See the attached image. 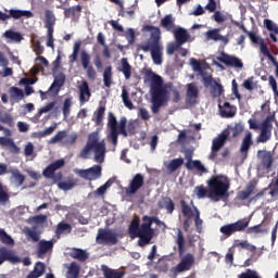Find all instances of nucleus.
Instances as JSON below:
<instances>
[{"instance_id":"0e129e2a","label":"nucleus","mask_w":278,"mask_h":278,"mask_svg":"<svg viewBox=\"0 0 278 278\" xmlns=\"http://www.w3.org/2000/svg\"><path fill=\"white\" fill-rule=\"evenodd\" d=\"M238 278H261L257 271L253 269H247L245 271L238 275Z\"/></svg>"},{"instance_id":"412c9836","label":"nucleus","mask_w":278,"mask_h":278,"mask_svg":"<svg viewBox=\"0 0 278 278\" xmlns=\"http://www.w3.org/2000/svg\"><path fill=\"white\" fill-rule=\"evenodd\" d=\"M181 214L185 218H194L197 211L194 207V202L191 201V205L186 202V200H180Z\"/></svg>"},{"instance_id":"4be33fe9","label":"nucleus","mask_w":278,"mask_h":278,"mask_svg":"<svg viewBox=\"0 0 278 278\" xmlns=\"http://www.w3.org/2000/svg\"><path fill=\"white\" fill-rule=\"evenodd\" d=\"M181 214L185 218H194L197 211L194 207V202L191 201V205L186 202V200H180Z\"/></svg>"},{"instance_id":"b1692460","label":"nucleus","mask_w":278,"mask_h":278,"mask_svg":"<svg viewBox=\"0 0 278 278\" xmlns=\"http://www.w3.org/2000/svg\"><path fill=\"white\" fill-rule=\"evenodd\" d=\"M79 101L81 105L90 101V97H92V93L90 92V85L86 80H84L83 84L79 86Z\"/></svg>"},{"instance_id":"ddd939ff","label":"nucleus","mask_w":278,"mask_h":278,"mask_svg":"<svg viewBox=\"0 0 278 278\" xmlns=\"http://www.w3.org/2000/svg\"><path fill=\"white\" fill-rule=\"evenodd\" d=\"M90 54L86 51L80 52V62L84 71L87 73L88 79H91V81H94L97 79V71L94 70V66L90 65Z\"/></svg>"},{"instance_id":"4468645a","label":"nucleus","mask_w":278,"mask_h":278,"mask_svg":"<svg viewBox=\"0 0 278 278\" xmlns=\"http://www.w3.org/2000/svg\"><path fill=\"white\" fill-rule=\"evenodd\" d=\"M194 266V255L192 253H187L180 261L178 265H176L173 270L174 273H186L192 269Z\"/></svg>"},{"instance_id":"3c124183","label":"nucleus","mask_w":278,"mask_h":278,"mask_svg":"<svg viewBox=\"0 0 278 278\" xmlns=\"http://www.w3.org/2000/svg\"><path fill=\"white\" fill-rule=\"evenodd\" d=\"M11 175L13 179H15V182L17 184V186H23V184H25V175L21 174V170L12 169Z\"/></svg>"},{"instance_id":"0eeeda50","label":"nucleus","mask_w":278,"mask_h":278,"mask_svg":"<svg viewBox=\"0 0 278 278\" xmlns=\"http://www.w3.org/2000/svg\"><path fill=\"white\" fill-rule=\"evenodd\" d=\"M273 123L278 125L275 112L269 113V115H267L266 118L262 121L261 126L257 125V121L255 118H250L248 121L250 129H260L261 131L256 138V142L258 144H266V142L273 138Z\"/></svg>"},{"instance_id":"603ef678","label":"nucleus","mask_w":278,"mask_h":278,"mask_svg":"<svg viewBox=\"0 0 278 278\" xmlns=\"http://www.w3.org/2000/svg\"><path fill=\"white\" fill-rule=\"evenodd\" d=\"M77 12H81V5L77 4L71 8H67L64 10V16L65 18H71V16H75V14H77Z\"/></svg>"},{"instance_id":"a878e982","label":"nucleus","mask_w":278,"mask_h":278,"mask_svg":"<svg viewBox=\"0 0 278 278\" xmlns=\"http://www.w3.org/2000/svg\"><path fill=\"white\" fill-rule=\"evenodd\" d=\"M256 186H257V184L250 181L247 185L245 190L238 192V194H237L238 201H247V199H249V197H251V194H253V192H255Z\"/></svg>"},{"instance_id":"473e14b6","label":"nucleus","mask_w":278,"mask_h":278,"mask_svg":"<svg viewBox=\"0 0 278 278\" xmlns=\"http://www.w3.org/2000/svg\"><path fill=\"white\" fill-rule=\"evenodd\" d=\"M71 231H73V226H71V224L60 222L56 225L54 233H55L56 238H61V236H66V235L71 233Z\"/></svg>"},{"instance_id":"864d4df0","label":"nucleus","mask_w":278,"mask_h":278,"mask_svg":"<svg viewBox=\"0 0 278 278\" xmlns=\"http://www.w3.org/2000/svg\"><path fill=\"white\" fill-rule=\"evenodd\" d=\"M245 233H268V229H264L262 228V224H258V225H255V226H252V227H247L245 228Z\"/></svg>"},{"instance_id":"774afa93","label":"nucleus","mask_w":278,"mask_h":278,"mask_svg":"<svg viewBox=\"0 0 278 278\" xmlns=\"http://www.w3.org/2000/svg\"><path fill=\"white\" fill-rule=\"evenodd\" d=\"M264 25L268 31H274V34H278V26L277 24L273 23L270 20H264Z\"/></svg>"},{"instance_id":"aec40b11","label":"nucleus","mask_w":278,"mask_h":278,"mask_svg":"<svg viewBox=\"0 0 278 278\" xmlns=\"http://www.w3.org/2000/svg\"><path fill=\"white\" fill-rule=\"evenodd\" d=\"M219 112L222 118H233L238 109L229 102H224L223 105L219 104Z\"/></svg>"},{"instance_id":"bb28decb","label":"nucleus","mask_w":278,"mask_h":278,"mask_svg":"<svg viewBox=\"0 0 278 278\" xmlns=\"http://www.w3.org/2000/svg\"><path fill=\"white\" fill-rule=\"evenodd\" d=\"M101 270L103 273L104 278H124L125 277V271L112 269L106 265H102Z\"/></svg>"},{"instance_id":"680f3d73","label":"nucleus","mask_w":278,"mask_h":278,"mask_svg":"<svg viewBox=\"0 0 278 278\" xmlns=\"http://www.w3.org/2000/svg\"><path fill=\"white\" fill-rule=\"evenodd\" d=\"M26 236L30 238L33 242H40V232H37L36 228L28 229Z\"/></svg>"},{"instance_id":"58836bf2","label":"nucleus","mask_w":278,"mask_h":278,"mask_svg":"<svg viewBox=\"0 0 278 278\" xmlns=\"http://www.w3.org/2000/svg\"><path fill=\"white\" fill-rule=\"evenodd\" d=\"M23 16H26V18H31V16H34V13H31V11H21V10H14L11 9L9 11V18H23Z\"/></svg>"},{"instance_id":"f257e3e1","label":"nucleus","mask_w":278,"mask_h":278,"mask_svg":"<svg viewBox=\"0 0 278 278\" xmlns=\"http://www.w3.org/2000/svg\"><path fill=\"white\" fill-rule=\"evenodd\" d=\"M153 223L157 227H166V223L162 222L156 216H142V223L140 225V217H135L128 226V235L134 240V238H139L138 247H147L151 244V240L155 238V229H153Z\"/></svg>"},{"instance_id":"4d7b16f0","label":"nucleus","mask_w":278,"mask_h":278,"mask_svg":"<svg viewBox=\"0 0 278 278\" xmlns=\"http://www.w3.org/2000/svg\"><path fill=\"white\" fill-rule=\"evenodd\" d=\"M0 123H4L9 127H14V118H12V115H10L9 113L2 114L0 112Z\"/></svg>"},{"instance_id":"2eb2a0df","label":"nucleus","mask_w":278,"mask_h":278,"mask_svg":"<svg viewBox=\"0 0 278 278\" xmlns=\"http://www.w3.org/2000/svg\"><path fill=\"white\" fill-rule=\"evenodd\" d=\"M142 186H144V176L142 174H136L126 188V194H136Z\"/></svg>"},{"instance_id":"a18cd8bd","label":"nucleus","mask_w":278,"mask_h":278,"mask_svg":"<svg viewBox=\"0 0 278 278\" xmlns=\"http://www.w3.org/2000/svg\"><path fill=\"white\" fill-rule=\"evenodd\" d=\"M103 83L105 88H110L112 86V66H106L103 72Z\"/></svg>"},{"instance_id":"9b49d317","label":"nucleus","mask_w":278,"mask_h":278,"mask_svg":"<svg viewBox=\"0 0 278 278\" xmlns=\"http://www.w3.org/2000/svg\"><path fill=\"white\" fill-rule=\"evenodd\" d=\"M228 138L229 132H222L213 139L208 159L215 160L216 157H218V152L222 148L225 147V142H227Z\"/></svg>"},{"instance_id":"cd10ccee","label":"nucleus","mask_w":278,"mask_h":278,"mask_svg":"<svg viewBox=\"0 0 278 278\" xmlns=\"http://www.w3.org/2000/svg\"><path fill=\"white\" fill-rule=\"evenodd\" d=\"M45 273H47V265L42 262H37L34 270H31L26 278H40Z\"/></svg>"},{"instance_id":"dca6fc26","label":"nucleus","mask_w":278,"mask_h":278,"mask_svg":"<svg viewBox=\"0 0 278 278\" xmlns=\"http://www.w3.org/2000/svg\"><path fill=\"white\" fill-rule=\"evenodd\" d=\"M257 157L261 160L263 168L269 173L270 168H273V162H275V159L273 157V151L258 150Z\"/></svg>"},{"instance_id":"72a5a7b5","label":"nucleus","mask_w":278,"mask_h":278,"mask_svg":"<svg viewBox=\"0 0 278 278\" xmlns=\"http://www.w3.org/2000/svg\"><path fill=\"white\" fill-rule=\"evenodd\" d=\"M66 83V75L64 73H60L54 77V80L52 85L50 86L49 90H56V92H60V89L64 84Z\"/></svg>"},{"instance_id":"bf43d9fd","label":"nucleus","mask_w":278,"mask_h":278,"mask_svg":"<svg viewBox=\"0 0 278 278\" xmlns=\"http://www.w3.org/2000/svg\"><path fill=\"white\" fill-rule=\"evenodd\" d=\"M10 202V194L3 189V185L0 182V205H5Z\"/></svg>"},{"instance_id":"79ce46f5","label":"nucleus","mask_w":278,"mask_h":278,"mask_svg":"<svg viewBox=\"0 0 278 278\" xmlns=\"http://www.w3.org/2000/svg\"><path fill=\"white\" fill-rule=\"evenodd\" d=\"M181 166H184V159L179 157L172 160L167 164L166 168L169 170V173H175V170H178V168H181Z\"/></svg>"},{"instance_id":"a211bd4d","label":"nucleus","mask_w":278,"mask_h":278,"mask_svg":"<svg viewBox=\"0 0 278 278\" xmlns=\"http://www.w3.org/2000/svg\"><path fill=\"white\" fill-rule=\"evenodd\" d=\"M173 34L176 43H178L180 47H184V45L190 40V33L182 27L176 28Z\"/></svg>"},{"instance_id":"052dcab7","label":"nucleus","mask_w":278,"mask_h":278,"mask_svg":"<svg viewBox=\"0 0 278 278\" xmlns=\"http://www.w3.org/2000/svg\"><path fill=\"white\" fill-rule=\"evenodd\" d=\"M122 99L124 105H126L128 110H134V103L131 102V100H129V93L125 89H123L122 91Z\"/></svg>"},{"instance_id":"4c0bfd02","label":"nucleus","mask_w":278,"mask_h":278,"mask_svg":"<svg viewBox=\"0 0 278 278\" xmlns=\"http://www.w3.org/2000/svg\"><path fill=\"white\" fill-rule=\"evenodd\" d=\"M9 94L12 101H23L25 99V92L18 87L9 88Z\"/></svg>"},{"instance_id":"8fccbe9b","label":"nucleus","mask_w":278,"mask_h":278,"mask_svg":"<svg viewBox=\"0 0 278 278\" xmlns=\"http://www.w3.org/2000/svg\"><path fill=\"white\" fill-rule=\"evenodd\" d=\"M81 49V41H76L73 47V53L70 56V62L74 64L77 62V58L79 56V50Z\"/></svg>"},{"instance_id":"13d9d810","label":"nucleus","mask_w":278,"mask_h":278,"mask_svg":"<svg viewBox=\"0 0 278 278\" xmlns=\"http://www.w3.org/2000/svg\"><path fill=\"white\" fill-rule=\"evenodd\" d=\"M108 126L110 127L111 131H118V122L113 113H109Z\"/></svg>"},{"instance_id":"423d86ee","label":"nucleus","mask_w":278,"mask_h":278,"mask_svg":"<svg viewBox=\"0 0 278 278\" xmlns=\"http://www.w3.org/2000/svg\"><path fill=\"white\" fill-rule=\"evenodd\" d=\"M94 153V162L103 164L105 162V141H99V132L93 131L89 134L86 146L79 153L81 160H89L90 154Z\"/></svg>"},{"instance_id":"7ed1b4c3","label":"nucleus","mask_w":278,"mask_h":278,"mask_svg":"<svg viewBox=\"0 0 278 278\" xmlns=\"http://www.w3.org/2000/svg\"><path fill=\"white\" fill-rule=\"evenodd\" d=\"M143 31H151L150 38L147 41H143L137 45V51H143L144 53H151L153 63L160 66L162 64V55L164 51V46L160 41L162 38V31L160 27L146 25L143 26Z\"/></svg>"},{"instance_id":"e433bc0d","label":"nucleus","mask_w":278,"mask_h":278,"mask_svg":"<svg viewBox=\"0 0 278 278\" xmlns=\"http://www.w3.org/2000/svg\"><path fill=\"white\" fill-rule=\"evenodd\" d=\"M159 207L166 210L168 214H173V212H175V202H173V199L166 197L159 202Z\"/></svg>"},{"instance_id":"49530a36","label":"nucleus","mask_w":278,"mask_h":278,"mask_svg":"<svg viewBox=\"0 0 278 278\" xmlns=\"http://www.w3.org/2000/svg\"><path fill=\"white\" fill-rule=\"evenodd\" d=\"M194 192L198 197V199H210V187L208 188H204L203 185L198 186L194 188Z\"/></svg>"},{"instance_id":"a19ab883","label":"nucleus","mask_w":278,"mask_h":278,"mask_svg":"<svg viewBox=\"0 0 278 278\" xmlns=\"http://www.w3.org/2000/svg\"><path fill=\"white\" fill-rule=\"evenodd\" d=\"M186 168L188 170L197 169L198 173H207V168L201 163V161L187 162Z\"/></svg>"},{"instance_id":"393cba45","label":"nucleus","mask_w":278,"mask_h":278,"mask_svg":"<svg viewBox=\"0 0 278 278\" xmlns=\"http://www.w3.org/2000/svg\"><path fill=\"white\" fill-rule=\"evenodd\" d=\"M252 45H260L261 53H263V55L265 58H267L268 60H270L271 62H275L277 60L273 54H270L268 45H266V42H264V39H262V37L256 36V42H252Z\"/></svg>"},{"instance_id":"6e6552de","label":"nucleus","mask_w":278,"mask_h":278,"mask_svg":"<svg viewBox=\"0 0 278 278\" xmlns=\"http://www.w3.org/2000/svg\"><path fill=\"white\" fill-rule=\"evenodd\" d=\"M249 227V219H239L235 223L224 225L219 228L220 233L230 238L233 233L242 232Z\"/></svg>"},{"instance_id":"37998d69","label":"nucleus","mask_w":278,"mask_h":278,"mask_svg":"<svg viewBox=\"0 0 278 278\" xmlns=\"http://www.w3.org/2000/svg\"><path fill=\"white\" fill-rule=\"evenodd\" d=\"M3 36L8 40H12V42H21V40H23V35H21V33L14 31V30L4 31Z\"/></svg>"},{"instance_id":"6e6d98bb","label":"nucleus","mask_w":278,"mask_h":278,"mask_svg":"<svg viewBox=\"0 0 278 278\" xmlns=\"http://www.w3.org/2000/svg\"><path fill=\"white\" fill-rule=\"evenodd\" d=\"M232 138H238L242 131H244V124L237 123L233 127L230 128Z\"/></svg>"},{"instance_id":"338daca9","label":"nucleus","mask_w":278,"mask_h":278,"mask_svg":"<svg viewBox=\"0 0 278 278\" xmlns=\"http://www.w3.org/2000/svg\"><path fill=\"white\" fill-rule=\"evenodd\" d=\"M179 49H181V46H179V43L172 42V43L167 45L166 53H167V55H173L175 53V51H179Z\"/></svg>"},{"instance_id":"f03ea898","label":"nucleus","mask_w":278,"mask_h":278,"mask_svg":"<svg viewBox=\"0 0 278 278\" xmlns=\"http://www.w3.org/2000/svg\"><path fill=\"white\" fill-rule=\"evenodd\" d=\"M146 79L150 84L151 112L152 114H160V109L168 103V90L164 88L162 76L153 73V71L146 73Z\"/></svg>"},{"instance_id":"20e7f679","label":"nucleus","mask_w":278,"mask_h":278,"mask_svg":"<svg viewBox=\"0 0 278 278\" xmlns=\"http://www.w3.org/2000/svg\"><path fill=\"white\" fill-rule=\"evenodd\" d=\"M64 164V159L54 161L43 169L42 175L43 177H46V179H52L54 184H58V188H60V190L68 191L73 190L77 186L78 180L75 178H67L65 181H62L64 175L62 174V172H55L60 170V168H62Z\"/></svg>"},{"instance_id":"5701e85b","label":"nucleus","mask_w":278,"mask_h":278,"mask_svg":"<svg viewBox=\"0 0 278 278\" xmlns=\"http://www.w3.org/2000/svg\"><path fill=\"white\" fill-rule=\"evenodd\" d=\"M199 97V88L193 83L187 85V103L194 105L197 103V98Z\"/></svg>"},{"instance_id":"c9c22d12","label":"nucleus","mask_w":278,"mask_h":278,"mask_svg":"<svg viewBox=\"0 0 278 278\" xmlns=\"http://www.w3.org/2000/svg\"><path fill=\"white\" fill-rule=\"evenodd\" d=\"M121 64L122 66L118 68L119 73H123L125 79H131V64H129L127 58H123Z\"/></svg>"},{"instance_id":"f8f14e48","label":"nucleus","mask_w":278,"mask_h":278,"mask_svg":"<svg viewBox=\"0 0 278 278\" xmlns=\"http://www.w3.org/2000/svg\"><path fill=\"white\" fill-rule=\"evenodd\" d=\"M217 60L222 62V64H225V66H230V68H244L242 60L225 52H222L220 56H217Z\"/></svg>"},{"instance_id":"f3484780","label":"nucleus","mask_w":278,"mask_h":278,"mask_svg":"<svg viewBox=\"0 0 278 278\" xmlns=\"http://www.w3.org/2000/svg\"><path fill=\"white\" fill-rule=\"evenodd\" d=\"M53 252V240L47 241V240H40L38 242V249H37V257H45L47 253Z\"/></svg>"},{"instance_id":"e2e57ef3","label":"nucleus","mask_w":278,"mask_h":278,"mask_svg":"<svg viewBox=\"0 0 278 278\" xmlns=\"http://www.w3.org/2000/svg\"><path fill=\"white\" fill-rule=\"evenodd\" d=\"M66 138V130H60L54 137L50 139V144H58L61 140Z\"/></svg>"},{"instance_id":"7c9ffc66","label":"nucleus","mask_w":278,"mask_h":278,"mask_svg":"<svg viewBox=\"0 0 278 278\" xmlns=\"http://www.w3.org/2000/svg\"><path fill=\"white\" fill-rule=\"evenodd\" d=\"M45 27L48 31H54L53 27H55V14H53V11L51 10L45 11Z\"/></svg>"},{"instance_id":"c756f323","label":"nucleus","mask_w":278,"mask_h":278,"mask_svg":"<svg viewBox=\"0 0 278 278\" xmlns=\"http://www.w3.org/2000/svg\"><path fill=\"white\" fill-rule=\"evenodd\" d=\"M0 257L4 262H18V256L14 254V251L5 248V247H0Z\"/></svg>"},{"instance_id":"09e8293b","label":"nucleus","mask_w":278,"mask_h":278,"mask_svg":"<svg viewBox=\"0 0 278 278\" xmlns=\"http://www.w3.org/2000/svg\"><path fill=\"white\" fill-rule=\"evenodd\" d=\"M94 114H96V118H94L96 125H101L103 123V117L105 116V105L99 106Z\"/></svg>"},{"instance_id":"1a4fd4ad","label":"nucleus","mask_w":278,"mask_h":278,"mask_svg":"<svg viewBox=\"0 0 278 278\" xmlns=\"http://www.w3.org/2000/svg\"><path fill=\"white\" fill-rule=\"evenodd\" d=\"M103 168L101 165H93L87 169H75L74 172L81 179H86L87 181H97V179H101Z\"/></svg>"},{"instance_id":"c03bdc74","label":"nucleus","mask_w":278,"mask_h":278,"mask_svg":"<svg viewBox=\"0 0 278 278\" xmlns=\"http://www.w3.org/2000/svg\"><path fill=\"white\" fill-rule=\"evenodd\" d=\"M0 242L7 244L8 247H14V239L12 236L8 235L4 229H0Z\"/></svg>"},{"instance_id":"f704fd0d","label":"nucleus","mask_w":278,"mask_h":278,"mask_svg":"<svg viewBox=\"0 0 278 278\" xmlns=\"http://www.w3.org/2000/svg\"><path fill=\"white\" fill-rule=\"evenodd\" d=\"M70 257H73V260H78V262H86L89 254L86 250L74 248L70 253Z\"/></svg>"},{"instance_id":"6ab92c4d","label":"nucleus","mask_w":278,"mask_h":278,"mask_svg":"<svg viewBox=\"0 0 278 278\" xmlns=\"http://www.w3.org/2000/svg\"><path fill=\"white\" fill-rule=\"evenodd\" d=\"M253 144V132L248 131L243 137L240 146V154L248 157L251 146Z\"/></svg>"},{"instance_id":"39448f33","label":"nucleus","mask_w":278,"mask_h":278,"mask_svg":"<svg viewBox=\"0 0 278 278\" xmlns=\"http://www.w3.org/2000/svg\"><path fill=\"white\" fill-rule=\"evenodd\" d=\"M208 199L211 201H224L229 199V188H231V180L225 175L212 176L207 181Z\"/></svg>"},{"instance_id":"9d476101","label":"nucleus","mask_w":278,"mask_h":278,"mask_svg":"<svg viewBox=\"0 0 278 278\" xmlns=\"http://www.w3.org/2000/svg\"><path fill=\"white\" fill-rule=\"evenodd\" d=\"M96 240L98 244L114 247V244H118V235L111 230L99 229Z\"/></svg>"},{"instance_id":"de8ad7c7","label":"nucleus","mask_w":278,"mask_h":278,"mask_svg":"<svg viewBox=\"0 0 278 278\" xmlns=\"http://www.w3.org/2000/svg\"><path fill=\"white\" fill-rule=\"evenodd\" d=\"M67 278H79V264H77V262L71 263Z\"/></svg>"},{"instance_id":"c85d7f7f","label":"nucleus","mask_w":278,"mask_h":278,"mask_svg":"<svg viewBox=\"0 0 278 278\" xmlns=\"http://www.w3.org/2000/svg\"><path fill=\"white\" fill-rule=\"evenodd\" d=\"M161 27H163V29H165L166 31L174 33V30L177 29L175 28V17H173L172 14L165 15L161 20Z\"/></svg>"},{"instance_id":"5fc2aeb1","label":"nucleus","mask_w":278,"mask_h":278,"mask_svg":"<svg viewBox=\"0 0 278 278\" xmlns=\"http://www.w3.org/2000/svg\"><path fill=\"white\" fill-rule=\"evenodd\" d=\"M73 106V98H66L63 102V116H71V108Z\"/></svg>"},{"instance_id":"2f4dec72","label":"nucleus","mask_w":278,"mask_h":278,"mask_svg":"<svg viewBox=\"0 0 278 278\" xmlns=\"http://www.w3.org/2000/svg\"><path fill=\"white\" fill-rule=\"evenodd\" d=\"M206 40H214L215 42H225L227 41V37L220 35V29L219 28H214L211 30H207L205 33Z\"/></svg>"},{"instance_id":"ea45409f","label":"nucleus","mask_w":278,"mask_h":278,"mask_svg":"<svg viewBox=\"0 0 278 278\" xmlns=\"http://www.w3.org/2000/svg\"><path fill=\"white\" fill-rule=\"evenodd\" d=\"M176 243L178 247L179 256L181 257V255L186 253V238L184 237V232L181 230H178L177 232Z\"/></svg>"},{"instance_id":"69168bd1","label":"nucleus","mask_w":278,"mask_h":278,"mask_svg":"<svg viewBox=\"0 0 278 278\" xmlns=\"http://www.w3.org/2000/svg\"><path fill=\"white\" fill-rule=\"evenodd\" d=\"M238 249H245V251H250L253 253L255 251V245L249 243V241H241L237 243Z\"/></svg>"}]
</instances>
